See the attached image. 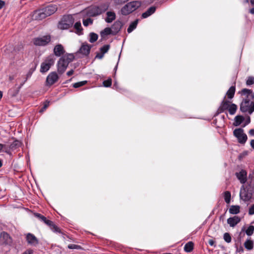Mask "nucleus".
<instances>
[{"instance_id":"obj_24","label":"nucleus","mask_w":254,"mask_h":254,"mask_svg":"<svg viewBox=\"0 0 254 254\" xmlns=\"http://www.w3.org/2000/svg\"><path fill=\"white\" fill-rule=\"evenodd\" d=\"M244 118L242 116H237L235 118V121L234 122V126L237 127L240 126L244 121Z\"/></svg>"},{"instance_id":"obj_62","label":"nucleus","mask_w":254,"mask_h":254,"mask_svg":"<svg viewBox=\"0 0 254 254\" xmlns=\"http://www.w3.org/2000/svg\"><path fill=\"white\" fill-rule=\"evenodd\" d=\"M224 240H225V241L227 243H230V242H231V240H232V239H224Z\"/></svg>"},{"instance_id":"obj_17","label":"nucleus","mask_w":254,"mask_h":254,"mask_svg":"<svg viewBox=\"0 0 254 254\" xmlns=\"http://www.w3.org/2000/svg\"><path fill=\"white\" fill-rule=\"evenodd\" d=\"M241 221V219L237 216H235L232 217H230L227 219V223L231 227L235 226L238 223H239Z\"/></svg>"},{"instance_id":"obj_26","label":"nucleus","mask_w":254,"mask_h":254,"mask_svg":"<svg viewBox=\"0 0 254 254\" xmlns=\"http://www.w3.org/2000/svg\"><path fill=\"white\" fill-rule=\"evenodd\" d=\"M138 22V19H136L135 20H134L133 22H131L127 30L128 33H131L133 30H134L136 28Z\"/></svg>"},{"instance_id":"obj_34","label":"nucleus","mask_w":254,"mask_h":254,"mask_svg":"<svg viewBox=\"0 0 254 254\" xmlns=\"http://www.w3.org/2000/svg\"><path fill=\"white\" fill-rule=\"evenodd\" d=\"M237 109V107L235 104H231L228 109L230 114L232 115L235 114L236 112Z\"/></svg>"},{"instance_id":"obj_6","label":"nucleus","mask_w":254,"mask_h":254,"mask_svg":"<svg viewBox=\"0 0 254 254\" xmlns=\"http://www.w3.org/2000/svg\"><path fill=\"white\" fill-rule=\"evenodd\" d=\"M51 41L50 35L44 36L40 37L35 38L33 40V43L36 46H45Z\"/></svg>"},{"instance_id":"obj_57","label":"nucleus","mask_w":254,"mask_h":254,"mask_svg":"<svg viewBox=\"0 0 254 254\" xmlns=\"http://www.w3.org/2000/svg\"><path fill=\"white\" fill-rule=\"evenodd\" d=\"M251 146L254 149V139L251 140Z\"/></svg>"},{"instance_id":"obj_14","label":"nucleus","mask_w":254,"mask_h":254,"mask_svg":"<svg viewBox=\"0 0 254 254\" xmlns=\"http://www.w3.org/2000/svg\"><path fill=\"white\" fill-rule=\"evenodd\" d=\"M91 48V45L87 43H83L79 49L78 52L83 56H87L89 54Z\"/></svg>"},{"instance_id":"obj_22","label":"nucleus","mask_w":254,"mask_h":254,"mask_svg":"<svg viewBox=\"0 0 254 254\" xmlns=\"http://www.w3.org/2000/svg\"><path fill=\"white\" fill-rule=\"evenodd\" d=\"M194 248V243L191 242H188L184 247V251L187 253H190L192 251Z\"/></svg>"},{"instance_id":"obj_21","label":"nucleus","mask_w":254,"mask_h":254,"mask_svg":"<svg viewBox=\"0 0 254 254\" xmlns=\"http://www.w3.org/2000/svg\"><path fill=\"white\" fill-rule=\"evenodd\" d=\"M74 29L76 30L75 33L78 35L83 34V29L81 26L80 22H76L73 25Z\"/></svg>"},{"instance_id":"obj_61","label":"nucleus","mask_w":254,"mask_h":254,"mask_svg":"<svg viewBox=\"0 0 254 254\" xmlns=\"http://www.w3.org/2000/svg\"><path fill=\"white\" fill-rule=\"evenodd\" d=\"M250 12L254 15V8H252L250 9Z\"/></svg>"},{"instance_id":"obj_48","label":"nucleus","mask_w":254,"mask_h":254,"mask_svg":"<svg viewBox=\"0 0 254 254\" xmlns=\"http://www.w3.org/2000/svg\"><path fill=\"white\" fill-rule=\"evenodd\" d=\"M79 247H80V246L74 244H71L68 246V248L70 249H77Z\"/></svg>"},{"instance_id":"obj_20","label":"nucleus","mask_w":254,"mask_h":254,"mask_svg":"<svg viewBox=\"0 0 254 254\" xmlns=\"http://www.w3.org/2000/svg\"><path fill=\"white\" fill-rule=\"evenodd\" d=\"M106 15L107 17L105 18V21L108 23H111L116 19V14L113 11H108Z\"/></svg>"},{"instance_id":"obj_41","label":"nucleus","mask_w":254,"mask_h":254,"mask_svg":"<svg viewBox=\"0 0 254 254\" xmlns=\"http://www.w3.org/2000/svg\"><path fill=\"white\" fill-rule=\"evenodd\" d=\"M254 84V76H249L248 77L247 81L246 84L248 86L253 85Z\"/></svg>"},{"instance_id":"obj_50","label":"nucleus","mask_w":254,"mask_h":254,"mask_svg":"<svg viewBox=\"0 0 254 254\" xmlns=\"http://www.w3.org/2000/svg\"><path fill=\"white\" fill-rule=\"evenodd\" d=\"M215 242L213 240V239H210L208 241V244L211 246H214L215 247Z\"/></svg>"},{"instance_id":"obj_29","label":"nucleus","mask_w":254,"mask_h":254,"mask_svg":"<svg viewBox=\"0 0 254 254\" xmlns=\"http://www.w3.org/2000/svg\"><path fill=\"white\" fill-rule=\"evenodd\" d=\"M61 58H64L65 62H66L68 64L72 62L74 59L73 55L71 54H69L66 56H63Z\"/></svg>"},{"instance_id":"obj_27","label":"nucleus","mask_w":254,"mask_h":254,"mask_svg":"<svg viewBox=\"0 0 254 254\" xmlns=\"http://www.w3.org/2000/svg\"><path fill=\"white\" fill-rule=\"evenodd\" d=\"M235 92V87L234 86H232L230 87L229 90L227 91L226 93V95H227L228 98L232 99L233 98Z\"/></svg>"},{"instance_id":"obj_40","label":"nucleus","mask_w":254,"mask_h":254,"mask_svg":"<svg viewBox=\"0 0 254 254\" xmlns=\"http://www.w3.org/2000/svg\"><path fill=\"white\" fill-rule=\"evenodd\" d=\"M103 86L105 87H109L112 85V79L111 78H109L107 80H104L103 82Z\"/></svg>"},{"instance_id":"obj_39","label":"nucleus","mask_w":254,"mask_h":254,"mask_svg":"<svg viewBox=\"0 0 254 254\" xmlns=\"http://www.w3.org/2000/svg\"><path fill=\"white\" fill-rule=\"evenodd\" d=\"M50 105V102L49 101H46L44 103L43 107L40 110L39 112L42 113L44 112L45 110L49 107Z\"/></svg>"},{"instance_id":"obj_45","label":"nucleus","mask_w":254,"mask_h":254,"mask_svg":"<svg viewBox=\"0 0 254 254\" xmlns=\"http://www.w3.org/2000/svg\"><path fill=\"white\" fill-rule=\"evenodd\" d=\"M0 238H10V237L7 233L3 231L0 233Z\"/></svg>"},{"instance_id":"obj_33","label":"nucleus","mask_w":254,"mask_h":254,"mask_svg":"<svg viewBox=\"0 0 254 254\" xmlns=\"http://www.w3.org/2000/svg\"><path fill=\"white\" fill-rule=\"evenodd\" d=\"M224 197L225 202L227 203H229L230 202L231 194L230 191H226L224 193Z\"/></svg>"},{"instance_id":"obj_25","label":"nucleus","mask_w":254,"mask_h":254,"mask_svg":"<svg viewBox=\"0 0 254 254\" xmlns=\"http://www.w3.org/2000/svg\"><path fill=\"white\" fill-rule=\"evenodd\" d=\"M112 34L113 35V32L112 30L111 29V28L107 27L105 28L103 30H102L100 32L101 36L102 38H104L106 36Z\"/></svg>"},{"instance_id":"obj_60","label":"nucleus","mask_w":254,"mask_h":254,"mask_svg":"<svg viewBox=\"0 0 254 254\" xmlns=\"http://www.w3.org/2000/svg\"><path fill=\"white\" fill-rule=\"evenodd\" d=\"M5 145L0 143V151L4 148Z\"/></svg>"},{"instance_id":"obj_32","label":"nucleus","mask_w":254,"mask_h":254,"mask_svg":"<svg viewBox=\"0 0 254 254\" xmlns=\"http://www.w3.org/2000/svg\"><path fill=\"white\" fill-rule=\"evenodd\" d=\"M20 145L21 142L17 140H15L10 144L9 148L12 150L15 149L17 147H19Z\"/></svg>"},{"instance_id":"obj_53","label":"nucleus","mask_w":254,"mask_h":254,"mask_svg":"<svg viewBox=\"0 0 254 254\" xmlns=\"http://www.w3.org/2000/svg\"><path fill=\"white\" fill-rule=\"evenodd\" d=\"M5 4V2L2 0H0V9H1Z\"/></svg>"},{"instance_id":"obj_56","label":"nucleus","mask_w":254,"mask_h":254,"mask_svg":"<svg viewBox=\"0 0 254 254\" xmlns=\"http://www.w3.org/2000/svg\"><path fill=\"white\" fill-rule=\"evenodd\" d=\"M249 133L251 135L254 136V129H251L249 131Z\"/></svg>"},{"instance_id":"obj_16","label":"nucleus","mask_w":254,"mask_h":254,"mask_svg":"<svg viewBox=\"0 0 254 254\" xmlns=\"http://www.w3.org/2000/svg\"><path fill=\"white\" fill-rule=\"evenodd\" d=\"M247 172L244 170H241L236 173V176L241 184H245L247 181Z\"/></svg>"},{"instance_id":"obj_8","label":"nucleus","mask_w":254,"mask_h":254,"mask_svg":"<svg viewBox=\"0 0 254 254\" xmlns=\"http://www.w3.org/2000/svg\"><path fill=\"white\" fill-rule=\"evenodd\" d=\"M253 108L250 103V101L248 99H246L241 103L240 105V110L243 113L248 112L249 114L251 115L254 111H252Z\"/></svg>"},{"instance_id":"obj_63","label":"nucleus","mask_w":254,"mask_h":254,"mask_svg":"<svg viewBox=\"0 0 254 254\" xmlns=\"http://www.w3.org/2000/svg\"><path fill=\"white\" fill-rule=\"evenodd\" d=\"M8 49H12V47L10 45H9V46H7L6 48V50H8Z\"/></svg>"},{"instance_id":"obj_5","label":"nucleus","mask_w":254,"mask_h":254,"mask_svg":"<svg viewBox=\"0 0 254 254\" xmlns=\"http://www.w3.org/2000/svg\"><path fill=\"white\" fill-rule=\"evenodd\" d=\"M233 134L238 139V142L241 144H244L247 140V136L244 133V130L241 128L235 129L233 131Z\"/></svg>"},{"instance_id":"obj_49","label":"nucleus","mask_w":254,"mask_h":254,"mask_svg":"<svg viewBox=\"0 0 254 254\" xmlns=\"http://www.w3.org/2000/svg\"><path fill=\"white\" fill-rule=\"evenodd\" d=\"M26 238H32V239H34V238H36L35 237V236L33 235L32 234H31V233H28L26 235Z\"/></svg>"},{"instance_id":"obj_43","label":"nucleus","mask_w":254,"mask_h":254,"mask_svg":"<svg viewBox=\"0 0 254 254\" xmlns=\"http://www.w3.org/2000/svg\"><path fill=\"white\" fill-rule=\"evenodd\" d=\"M28 243L32 245H36L38 244V239H27Z\"/></svg>"},{"instance_id":"obj_42","label":"nucleus","mask_w":254,"mask_h":254,"mask_svg":"<svg viewBox=\"0 0 254 254\" xmlns=\"http://www.w3.org/2000/svg\"><path fill=\"white\" fill-rule=\"evenodd\" d=\"M34 216L38 218V219H39L40 220H41L43 222V221H45L46 220V217H45L44 216L41 215V214L40 213H34Z\"/></svg>"},{"instance_id":"obj_19","label":"nucleus","mask_w":254,"mask_h":254,"mask_svg":"<svg viewBox=\"0 0 254 254\" xmlns=\"http://www.w3.org/2000/svg\"><path fill=\"white\" fill-rule=\"evenodd\" d=\"M156 7L155 6H152L150 7L149 8L147 9V10L143 12L142 15L141 17L142 18H146L150 16L152 14H153L156 11Z\"/></svg>"},{"instance_id":"obj_11","label":"nucleus","mask_w":254,"mask_h":254,"mask_svg":"<svg viewBox=\"0 0 254 254\" xmlns=\"http://www.w3.org/2000/svg\"><path fill=\"white\" fill-rule=\"evenodd\" d=\"M103 11L104 10L101 7L95 6L89 9L88 14L90 16L94 17L102 14Z\"/></svg>"},{"instance_id":"obj_64","label":"nucleus","mask_w":254,"mask_h":254,"mask_svg":"<svg viewBox=\"0 0 254 254\" xmlns=\"http://www.w3.org/2000/svg\"><path fill=\"white\" fill-rule=\"evenodd\" d=\"M251 3L254 5V0H250Z\"/></svg>"},{"instance_id":"obj_54","label":"nucleus","mask_w":254,"mask_h":254,"mask_svg":"<svg viewBox=\"0 0 254 254\" xmlns=\"http://www.w3.org/2000/svg\"><path fill=\"white\" fill-rule=\"evenodd\" d=\"M73 72H74L73 70V69H71L69 71L67 72L66 74L68 76H70V75H71L73 73Z\"/></svg>"},{"instance_id":"obj_9","label":"nucleus","mask_w":254,"mask_h":254,"mask_svg":"<svg viewBox=\"0 0 254 254\" xmlns=\"http://www.w3.org/2000/svg\"><path fill=\"white\" fill-rule=\"evenodd\" d=\"M59 79V76L55 71L51 72L47 77L46 83L48 86H51L56 83Z\"/></svg>"},{"instance_id":"obj_13","label":"nucleus","mask_w":254,"mask_h":254,"mask_svg":"<svg viewBox=\"0 0 254 254\" xmlns=\"http://www.w3.org/2000/svg\"><path fill=\"white\" fill-rule=\"evenodd\" d=\"M123 26L122 21L120 20L116 21L112 25L111 29L112 30L113 35H116L121 29Z\"/></svg>"},{"instance_id":"obj_4","label":"nucleus","mask_w":254,"mask_h":254,"mask_svg":"<svg viewBox=\"0 0 254 254\" xmlns=\"http://www.w3.org/2000/svg\"><path fill=\"white\" fill-rule=\"evenodd\" d=\"M55 58L53 55L49 56L41 64L40 72L45 73L48 71L51 66L54 64Z\"/></svg>"},{"instance_id":"obj_30","label":"nucleus","mask_w":254,"mask_h":254,"mask_svg":"<svg viewBox=\"0 0 254 254\" xmlns=\"http://www.w3.org/2000/svg\"><path fill=\"white\" fill-rule=\"evenodd\" d=\"M36 65H35L34 66V67H31L29 70L28 71V72H27V74H26V79L25 80V81H24V82L23 83H22L21 84V86H22L24 83H25V82H26V81L29 78H30L32 73H33V72L35 71V70L36 69Z\"/></svg>"},{"instance_id":"obj_37","label":"nucleus","mask_w":254,"mask_h":254,"mask_svg":"<svg viewBox=\"0 0 254 254\" xmlns=\"http://www.w3.org/2000/svg\"><path fill=\"white\" fill-rule=\"evenodd\" d=\"M87 83L86 80H84L80 82L75 83L73 84V87L75 88H77L84 85Z\"/></svg>"},{"instance_id":"obj_44","label":"nucleus","mask_w":254,"mask_h":254,"mask_svg":"<svg viewBox=\"0 0 254 254\" xmlns=\"http://www.w3.org/2000/svg\"><path fill=\"white\" fill-rule=\"evenodd\" d=\"M242 92L244 95H249L252 93V91L250 89L245 88L242 90Z\"/></svg>"},{"instance_id":"obj_10","label":"nucleus","mask_w":254,"mask_h":254,"mask_svg":"<svg viewBox=\"0 0 254 254\" xmlns=\"http://www.w3.org/2000/svg\"><path fill=\"white\" fill-rule=\"evenodd\" d=\"M68 64L65 62L64 58H61L58 62V71L60 74L63 73L66 70Z\"/></svg>"},{"instance_id":"obj_59","label":"nucleus","mask_w":254,"mask_h":254,"mask_svg":"<svg viewBox=\"0 0 254 254\" xmlns=\"http://www.w3.org/2000/svg\"><path fill=\"white\" fill-rule=\"evenodd\" d=\"M250 118L249 117L247 119V121L246 122V124L248 125L250 123Z\"/></svg>"},{"instance_id":"obj_18","label":"nucleus","mask_w":254,"mask_h":254,"mask_svg":"<svg viewBox=\"0 0 254 254\" xmlns=\"http://www.w3.org/2000/svg\"><path fill=\"white\" fill-rule=\"evenodd\" d=\"M64 53V47L61 44L57 45L54 49V53L57 57H60Z\"/></svg>"},{"instance_id":"obj_1","label":"nucleus","mask_w":254,"mask_h":254,"mask_svg":"<svg viewBox=\"0 0 254 254\" xmlns=\"http://www.w3.org/2000/svg\"><path fill=\"white\" fill-rule=\"evenodd\" d=\"M57 9V5L50 4L44 8L35 11L34 15L36 20H42L54 14Z\"/></svg>"},{"instance_id":"obj_3","label":"nucleus","mask_w":254,"mask_h":254,"mask_svg":"<svg viewBox=\"0 0 254 254\" xmlns=\"http://www.w3.org/2000/svg\"><path fill=\"white\" fill-rule=\"evenodd\" d=\"M74 19L71 15H64L59 22L58 27L63 30L67 29L72 26Z\"/></svg>"},{"instance_id":"obj_31","label":"nucleus","mask_w":254,"mask_h":254,"mask_svg":"<svg viewBox=\"0 0 254 254\" xmlns=\"http://www.w3.org/2000/svg\"><path fill=\"white\" fill-rule=\"evenodd\" d=\"M98 36L97 34H96L94 32H91L89 34V41L90 43H93L97 41V40L98 39Z\"/></svg>"},{"instance_id":"obj_15","label":"nucleus","mask_w":254,"mask_h":254,"mask_svg":"<svg viewBox=\"0 0 254 254\" xmlns=\"http://www.w3.org/2000/svg\"><path fill=\"white\" fill-rule=\"evenodd\" d=\"M43 222L46 225H47L48 226H49L50 229L53 232H54L55 233H61V230L60 229V228L58 227L57 225H56L53 221H52L50 220H48L46 218V220L43 221Z\"/></svg>"},{"instance_id":"obj_38","label":"nucleus","mask_w":254,"mask_h":254,"mask_svg":"<svg viewBox=\"0 0 254 254\" xmlns=\"http://www.w3.org/2000/svg\"><path fill=\"white\" fill-rule=\"evenodd\" d=\"M93 23V20L90 18L83 20V24L84 26H88Z\"/></svg>"},{"instance_id":"obj_52","label":"nucleus","mask_w":254,"mask_h":254,"mask_svg":"<svg viewBox=\"0 0 254 254\" xmlns=\"http://www.w3.org/2000/svg\"><path fill=\"white\" fill-rule=\"evenodd\" d=\"M121 53H120V54L119 55L118 63H117L116 65L115 66V67L114 68V70H115V72H116V71L117 70V68H118V63L119 62V60H120V56H121Z\"/></svg>"},{"instance_id":"obj_23","label":"nucleus","mask_w":254,"mask_h":254,"mask_svg":"<svg viewBox=\"0 0 254 254\" xmlns=\"http://www.w3.org/2000/svg\"><path fill=\"white\" fill-rule=\"evenodd\" d=\"M240 207L239 205H231L229 209V212L232 214H237L240 212Z\"/></svg>"},{"instance_id":"obj_46","label":"nucleus","mask_w":254,"mask_h":254,"mask_svg":"<svg viewBox=\"0 0 254 254\" xmlns=\"http://www.w3.org/2000/svg\"><path fill=\"white\" fill-rule=\"evenodd\" d=\"M249 214L250 215H254V204H253L249 209Z\"/></svg>"},{"instance_id":"obj_58","label":"nucleus","mask_w":254,"mask_h":254,"mask_svg":"<svg viewBox=\"0 0 254 254\" xmlns=\"http://www.w3.org/2000/svg\"><path fill=\"white\" fill-rule=\"evenodd\" d=\"M118 83L117 82H115V83L114 84V88H116V89H117L118 88Z\"/></svg>"},{"instance_id":"obj_2","label":"nucleus","mask_w":254,"mask_h":254,"mask_svg":"<svg viewBox=\"0 0 254 254\" xmlns=\"http://www.w3.org/2000/svg\"><path fill=\"white\" fill-rule=\"evenodd\" d=\"M141 4V2L138 0L128 2L122 8L121 13L124 15H127L139 8Z\"/></svg>"},{"instance_id":"obj_28","label":"nucleus","mask_w":254,"mask_h":254,"mask_svg":"<svg viewBox=\"0 0 254 254\" xmlns=\"http://www.w3.org/2000/svg\"><path fill=\"white\" fill-rule=\"evenodd\" d=\"M244 246L246 249L248 250H251L253 249L254 242L250 239H247V240L244 243Z\"/></svg>"},{"instance_id":"obj_47","label":"nucleus","mask_w":254,"mask_h":254,"mask_svg":"<svg viewBox=\"0 0 254 254\" xmlns=\"http://www.w3.org/2000/svg\"><path fill=\"white\" fill-rule=\"evenodd\" d=\"M104 55V54H103L100 52L99 53H97L95 58H97L99 59H102L103 58Z\"/></svg>"},{"instance_id":"obj_36","label":"nucleus","mask_w":254,"mask_h":254,"mask_svg":"<svg viewBox=\"0 0 254 254\" xmlns=\"http://www.w3.org/2000/svg\"><path fill=\"white\" fill-rule=\"evenodd\" d=\"M110 48L109 45H105L100 49V52L104 54L107 53Z\"/></svg>"},{"instance_id":"obj_35","label":"nucleus","mask_w":254,"mask_h":254,"mask_svg":"<svg viewBox=\"0 0 254 254\" xmlns=\"http://www.w3.org/2000/svg\"><path fill=\"white\" fill-rule=\"evenodd\" d=\"M254 231V226L253 225H250L246 230V233L249 236H251L253 235Z\"/></svg>"},{"instance_id":"obj_51","label":"nucleus","mask_w":254,"mask_h":254,"mask_svg":"<svg viewBox=\"0 0 254 254\" xmlns=\"http://www.w3.org/2000/svg\"><path fill=\"white\" fill-rule=\"evenodd\" d=\"M33 254V251L32 250H27L26 251H25L22 254Z\"/></svg>"},{"instance_id":"obj_7","label":"nucleus","mask_w":254,"mask_h":254,"mask_svg":"<svg viewBox=\"0 0 254 254\" xmlns=\"http://www.w3.org/2000/svg\"><path fill=\"white\" fill-rule=\"evenodd\" d=\"M252 190H249L247 188H245L244 186H242L240 190V196L243 200L249 201L252 198Z\"/></svg>"},{"instance_id":"obj_55","label":"nucleus","mask_w":254,"mask_h":254,"mask_svg":"<svg viewBox=\"0 0 254 254\" xmlns=\"http://www.w3.org/2000/svg\"><path fill=\"white\" fill-rule=\"evenodd\" d=\"M223 238H231V237L229 235V233H225L224 234V237H223Z\"/></svg>"},{"instance_id":"obj_12","label":"nucleus","mask_w":254,"mask_h":254,"mask_svg":"<svg viewBox=\"0 0 254 254\" xmlns=\"http://www.w3.org/2000/svg\"><path fill=\"white\" fill-rule=\"evenodd\" d=\"M225 97H226L224 96L223 100L215 114V116L218 115V114L223 112L225 110L229 109L230 105L229 104V101L225 100Z\"/></svg>"}]
</instances>
